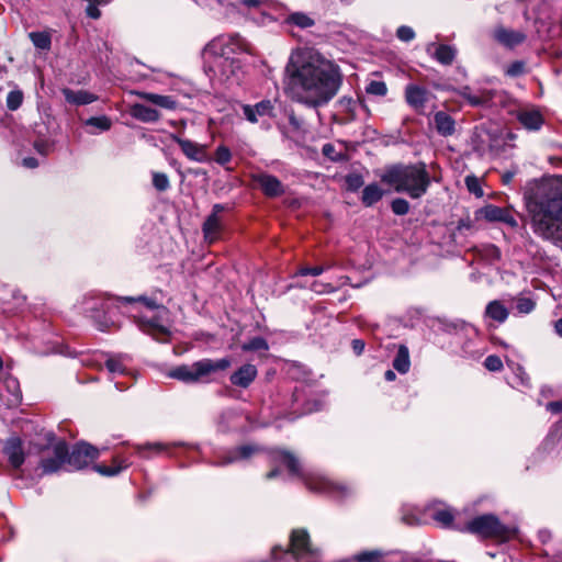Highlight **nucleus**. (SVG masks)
I'll use <instances>...</instances> for the list:
<instances>
[{
  "instance_id": "1",
  "label": "nucleus",
  "mask_w": 562,
  "mask_h": 562,
  "mask_svg": "<svg viewBox=\"0 0 562 562\" xmlns=\"http://www.w3.org/2000/svg\"><path fill=\"white\" fill-rule=\"evenodd\" d=\"M285 74L293 99L313 109L327 104L342 82L339 68L313 49L292 54Z\"/></svg>"
},
{
  "instance_id": "2",
  "label": "nucleus",
  "mask_w": 562,
  "mask_h": 562,
  "mask_svg": "<svg viewBox=\"0 0 562 562\" xmlns=\"http://www.w3.org/2000/svg\"><path fill=\"white\" fill-rule=\"evenodd\" d=\"M527 206L533 233L554 245H562V180L537 183L530 190Z\"/></svg>"
},
{
  "instance_id": "3",
  "label": "nucleus",
  "mask_w": 562,
  "mask_h": 562,
  "mask_svg": "<svg viewBox=\"0 0 562 562\" xmlns=\"http://www.w3.org/2000/svg\"><path fill=\"white\" fill-rule=\"evenodd\" d=\"M381 181L395 192L406 193L412 199H420L430 187L431 179L424 161L415 164H394L387 166Z\"/></svg>"
},
{
  "instance_id": "4",
  "label": "nucleus",
  "mask_w": 562,
  "mask_h": 562,
  "mask_svg": "<svg viewBox=\"0 0 562 562\" xmlns=\"http://www.w3.org/2000/svg\"><path fill=\"white\" fill-rule=\"evenodd\" d=\"M273 462L282 463L289 473L300 477L307 490L314 493H325L336 498H344L349 494L347 486L335 483L326 477L305 474L301 468L299 459L290 451L283 449H274L271 451Z\"/></svg>"
},
{
  "instance_id": "5",
  "label": "nucleus",
  "mask_w": 562,
  "mask_h": 562,
  "mask_svg": "<svg viewBox=\"0 0 562 562\" xmlns=\"http://www.w3.org/2000/svg\"><path fill=\"white\" fill-rule=\"evenodd\" d=\"M460 532H468L480 540H492L504 543L517 536V528L503 524L494 514H482L473 517L459 528Z\"/></svg>"
},
{
  "instance_id": "6",
  "label": "nucleus",
  "mask_w": 562,
  "mask_h": 562,
  "mask_svg": "<svg viewBox=\"0 0 562 562\" xmlns=\"http://www.w3.org/2000/svg\"><path fill=\"white\" fill-rule=\"evenodd\" d=\"M116 300L122 303L139 302L148 310L157 311V314L151 318L138 317V325L144 333L150 335L153 338L162 342L168 340L170 330L161 325V312L167 313L168 310L162 304L158 303L157 300L145 295H139L137 297L121 296L116 297Z\"/></svg>"
},
{
  "instance_id": "7",
  "label": "nucleus",
  "mask_w": 562,
  "mask_h": 562,
  "mask_svg": "<svg viewBox=\"0 0 562 562\" xmlns=\"http://www.w3.org/2000/svg\"><path fill=\"white\" fill-rule=\"evenodd\" d=\"M38 467L42 469V473L52 474L67 463L68 443L65 440L47 443L38 450Z\"/></svg>"
},
{
  "instance_id": "8",
  "label": "nucleus",
  "mask_w": 562,
  "mask_h": 562,
  "mask_svg": "<svg viewBox=\"0 0 562 562\" xmlns=\"http://www.w3.org/2000/svg\"><path fill=\"white\" fill-rule=\"evenodd\" d=\"M286 548L305 562L321 561V549L313 546L310 533L304 528H295L290 532Z\"/></svg>"
},
{
  "instance_id": "9",
  "label": "nucleus",
  "mask_w": 562,
  "mask_h": 562,
  "mask_svg": "<svg viewBox=\"0 0 562 562\" xmlns=\"http://www.w3.org/2000/svg\"><path fill=\"white\" fill-rule=\"evenodd\" d=\"M258 375V370L255 364L245 363L240 366L229 375L231 386L226 387V395L232 398L239 400L240 392L237 389H248Z\"/></svg>"
},
{
  "instance_id": "10",
  "label": "nucleus",
  "mask_w": 562,
  "mask_h": 562,
  "mask_svg": "<svg viewBox=\"0 0 562 562\" xmlns=\"http://www.w3.org/2000/svg\"><path fill=\"white\" fill-rule=\"evenodd\" d=\"M250 187L258 189L268 199L280 198L285 193V186L273 175L265 171L249 175Z\"/></svg>"
},
{
  "instance_id": "11",
  "label": "nucleus",
  "mask_w": 562,
  "mask_h": 562,
  "mask_svg": "<svg viewBox=\"0 0 562 562\" xmlns=\"http://www.w3.org/2000/svg\"><path fill=\"white\" fill-rule=\"evenodd\" d=\"M226 210H228L227 205L220 203L214 204L211 214L207 215L205 221L203 222L202 233L204 240L207 244H214L222 238L225 231V226L221 213Z\"/></svg>"
},
{
  "instance_id": "12",
  "label": "nucleus",
  "mask_w": 562,
  "mask_h": 562,
  "mask_svg": "<svg viewBox=\"0 0 562 562\" xmlns=\"http://www.w3.org/2000/svg\"><path fill=\"white\" fill-rule=\"evenodd\" d=\"M100 451L97 447L79 441L75 443L71 450L68 449L67 463L76 470L88 467L90 462L98 459Z\"/></svg>"
},
{
  "instance_id": "13",
  "label": "nucleus",
  "mask_w": 562,
  "mask_h": 562,
  "mask_svg": "<svg viewBox=\"0 0 562 562\" xmlns=\"http://www.w3.org/2000/svg\"><path fill=\"white\" fill-rule=\"evenodd\" d=\"M195 362L201 382H206L226 372L233 364V358L231 356L221 359L205 358Z\"/></svg>"
},
{
  "instance_id": "14",
  "label": "nucleus",
  "mask_w": 562,
  "mask_h": 562,
  "mask_svg": "<svg viewBox=\"0 0 562 562\" xmlns=\"http://www.w3.org/2000/svg\"><path fill=\"white\" fill-rule=\"evenodd\" d=\"M403 553L400 551H384L382 549L362 550L342 562H400Z\"/></svg>"
},
{
  "instance_id": "15",
  "label": "nucleus",
  "mask_w": 562,
  "mask_h": 562,
  "mask_svg": "<svg viewBox=\"0 0 562 562\" xmlns=\"http://www.w3.org/2000/svg\"><path fill=\"white\" fill-rule=\"evenodd\" d=\"M170 138L179 145L183 155L198 162H209L211 157L207 153V146L180 137L178 134H170Z\"/></svg>"
},
{
  "instance_id": "16",
  "label": "nucleus",
  "mask_w": 562,
  "mask_h": 562,
  "mask_svg": "<svg viewBox=\"0 0 562 562\" xmlns=\"http://www.w3.org/2000/svg\"><path fill=\"white\" fill-rule=\"evenodd\" d=\"M431 95V92L425 87L415 83L407 85L404 91L406 103L419 115L425 114L426 103Z\"/></svg>"
},
{
  "instance_id": "17",
  "label": "nucleus",
  "mask_w": 562,
  "mask_h": 562,
  "mask_svg": "<svg viewBox=\"0 0 562 562\" xmlns=\"http://www.w3.org/2000/svg\"><path fill=\"white\" fill-rule=\"evenodd\" d=\"M493 38L499 45L512 49L522 44L527 40V35L522 31H516L506 29L503 25H497L493 31Z\"/></svg>"
},
{
  "instance_id": "18",
  "label": "nucleus",
  "mask_w": 562,
  "mask_h": 562,
  "mask_svg": "<svg viewBox=\"0 0 562 562\" xmlns=\"http://www.w3.org/2000/svg\"><path fill=\"white\" fill-rule=\"evenodd\" d=\"M3 454L13 470H19L25 461L23 441L20 437L9 438L3 447Z\"/></svg>"
},
{
  "instance_id": "19",
  "label": "nucleus",
  "mask_w": 562,
  "mask_h": 562,
  "mask_svg": "<svg viewBox=\"0 0 562 562\" xmlns=\"http://www.w3.org/2000/svg\"><path fill=\"white\" fill-rule=\"evenodd\" d=\"M516 119L529 132L540 131L546 122L543 114L536 106L518 110Z\"/></svg>"
},
{
  "instance_id": "20",
  "label": "nucleus",
  "mask_w": 562,
  "mask_h": 562,
  "mask_svg": "<svg viewBox=\"0 0 562 562\" xmlns=\"http://www.w3.org/2000/svg\"><path fill=\"white\" fill-rule=\"evenodd\" d=\"M221 52L222 56H226L227 58L232 54L238 53H250V45L247 41H245L238 34L229 35L227 37L220 38Z\"/></svg>"
},
{
  "instance_id": "21",
  "label": "nucleus",
  "mask_w": 562,
  "mask_h": 562,
  "mask_svg": "<svg viewBox=\"0 0 562 562\" xmlns=\"http://www.w3.org/2000/svg\"><path fill=\"white\" fill-rule=\"evenodd\" d=\"M458 94L463 98L472 106L488 105L496 95L495 90H482L480 94H473L469 86H464L458 90Z\"/></svg>"
},
{
  "instance_id": "22",
  "label": "nucleus",
  "mask_w": 562,
  "mask_h": 562,
  "mask_svg": "<svg viewBox=\"0 0 562 562\" xmlns=\"http://www.w3.org/2000/svg\"><path fill=\"white\" fill-rule=\"evenodd\" d=\"M274 105L270 100H262L255 105H243V114L250 123H257L259 116H272Z\"/></svg>"
},
{
  "instance_id": "23",
  "label": "nucleus",
  "mask_w": 562,
  "mask_h": 562,
  "mask_svg": "<svg viewBox=\"0 0 562 562\" xmlns=\"http://www.w3.org/2000/svg\"><path fill=\"white\" fill-rule=\"evenodd\" d=\"M427 52L441 65L450 66L456 59L457 49L448 44L431 43L427 47Z\"/></svg>"
},
{
  "instance_id": "24",
  "label": "nucleus",
  "mask_w": 562,
  "mask_h": 562,
  "mask_svg": "<svg viewBox=\"0 0 562 562\" xmlns=\"http://www.w3.org/2000/svg\"><path fill=\"white\" fill-rule=\"evenodd\" d=\"M559 446H562V419L551 426L538 450L542 453H550Z\"/></svg>"
},
{
  "instance_id": "25",
  "label": "nucleus",
  "mask_w": 562,
  "mask_h": 562,
  "mask_svg": "<svg viewBox=\"0 0 562 562\" xmlns=\"http://www.w3.org/2000/svg\"><path fill=\"white\" fill-rule=\"evenodd\" d=\"M258 451L259 448L252 445L239 446L222 456L217 464L227 465L238 460H246Z\"/></svg>"
},
{
  "instance_id": "26",
  "label": "nucleus",
  "mask_w": 562,
  "mask_h": 562,
  "mask_svg": "<svg viewBox=\"0 0 562 562\" xmlns=\"http://www.w3.org/2000/svg\"><path fill=\"white\" fill-rule=\"evenodd\" d=\"M169 376L186 382V383H198L201 382L200 374L196 372V362L192 364H182L170 371Z\"/></svg>"
},
{
  "instance_id": "27",
  "label": "nucleus",
  "mask_w": 562,
  "mask_h": 562,
  "mask_svg": "<svg viewBox=\"0 0 562 562\" xmlns=\"http://www.w3.org/2000/svg\"><path fill=\"white\" fill-rule=\"evenodd\" d=\"M436 131L439 135L447 137L451 136L456 132L454 119L445 111H438L434 116Z\"/></svg>"
},
{
  "instance_id": "28",
  "label": "nucleus",
  "mask_w": 562,
  "mask_h": 562,
  "mask_svg": "<svg viewBox=\"0 0 562 562\" xmlns=\"http://www.w3.org/2000/svg\"><path fill=\"white\" fill-rule=\"evenodd\" d=\"M130 114L144 123H154L160 119V113L156 109L142 103H134L130 109Z\"/></svg>"
},
{
  "instance_id": "29",
  "label": "nucleus",
  "mask_w": 562,
  "mask_h": 562,
  "mask_svg": "<svg viewBox=\"0 0 562 562\" xmlns=\"http://www.w3.org/2000/svg\"><path fill=\"white\" fill-rule=\"evenodd\" d=\"M65 100L74 105H86L94 102L98 98L93 93L85 90L75 91L70 88L61 89Z\"/></svg>"
},
{
  "instance_id": "30",
  "label": "nucleus",
  "mask_w": 562,
  "mask_h": 562,
  "mask_svg": "<svg viewBox=\"0 0 562 562\" xmlns=\"http://www.w3.org/2000/svg\"><path fill=\"white\" fill-rule=\"evenodd\" d=\"M130 463L125 459L115 456L112 458L111 465H106L103 463L94 464L93 470L104 476H114L117 475L122 470L127 469Z\"/></svg>"
},
{
  "instance_id": "31",
  "label": "nucleus",
  "mask_w": 562,
  "mask_h": 562,
  "mask_svg": "<svg viewBox=\"0 0 562 562\" xmlns=\"http://www.w3.org/2000/svg\"><path fill=\"white\" fill-rule=\"evenodd\" d=\"M136 94L140 99L164 109L175 110L178 105V102L171 95H161L151 92H136Z\"/></svg>"
},
{
  "instance_id": "32",
  "label": "nucleus",
  "mask_w": 562,
  "mask_h": 562,
  "mask_svg": "<svg viewBox=\"0 0 562 562\" xmlns=\"http://www.w3.org/2000/svg\"><path fill=\"white\" fill-rule=\"evenodd\" d=\"M431 518L443 528L454 529L458 531L459 528H462V525L454 524V514L451 508L436 509L434 510Z\"/></svg>"
},
{
  "instance_id": "33",
  "label": "nucleus",
  "mask_w": 562,
  "mask_h": 562,
  "mask_svg": "<svg viewBox=\"0 0 562 562\" xmlns=\"http://www.w3.org/2000/svg\"><path fill=\"white\" fill-rule=\"evenodd\" d=\"M85 304L87 305L85 308V313L88 315L97 312L109 313L112 305L110 296H97L86 299Z\"/></svg>"
},
{
  "instance_id": "34",
  "label": "nucleus",
  "mask_w": 562,
  "mask_h": 562,
  "mask_svg": "<svg viewBox=\"0 0 562 562\" xmlns=\"http://www.w3.org/2000/svg\"><path fill=\"white\" fill-rule=\"evenodd\" d=\"M509 315L507 307L498 300H494L486 305L485 316L496 321L497 323H504Z\"/></svg>"
},
{
  "instance_id": "35",
  "label": "nucleus",
  "mask_w": 562,
  "mask_h": 562,
  "mask_svg": "<svg viewBox=\"0 0 562 562\" xmlns=\"http://www.w3.org/2000/svg\"><path fill=\"white\" fill-rule=\"evenodd\" d=\"M505 211L504 209L488 204L484 207L477 209L475 211V220L485 218L488 222L504 221Z\"/></svg>"
},
{
  "instance_id": "36",
  "label": "nucleus",
  "mask_w": 562,
  "mask_h": 562,
  "mask_svg": "<svg viewBox=\"0 0 562 562\" xmlns=\"http://www.w3.org/2000/svg\"><path fill=\"white\" fill-rule=\"evenodd\" d=\"M384 195V191L378 183H371L362 190L361 202L369 207L378 203Z\"/></svg>"
},
{
  "instance_id": "37",
  "label": "nucleus",
  "mask_w": 562,
  "mask_h": 562,
  "mask_svg": "<svg viewBox=\"0 0 562 562\" xmlns=\"http://www.w3.org/2000/svg\"><path fill=\"white\" fill-rule=\"evenodd\" d=\"M392 366L397 372L402 374L408 372L411 368V360L408 348L405 345L398 346L397 353L393 359Z\"/></svg>"
},
{
  "instance_id": "38",
  "label": "nucleus",
  "mask_w": 562,
  "mask_h": 562,
  "mask_svg": "<svg viewBox=\"0 0 562 562\" xmlns=\"http://www.w3.org/2000/svg\"><path fill=\"white\" fill-rule=\"evenodd\" d=\"M270 560L272 562H305L301 560L297 555H295L288 548H283L282 546H274L270 551Z\"/></svg>"
},
{
  "instance_id": "39",
  "label": "nucleus",
  "mask_w": 562,
  "mask_h": 562,
  "mask_svg": "<svg viewBox=\"0 0 562 562\" xmlns=\"http://www.w3.org/2000/svg\"><path fill=\"white\" fill-rule=\"evenodd\" d=\"M479 220H475V216L472 218L470 215L462 217L458 221L454 231L452 232V237L456 238L458 235L467 236L476 231L475 223Z\"/></svg>"
},
{
  "instance_id": "40",
  "label": "nucleus",
  "mask_w": 562,
  "mask_h": 562,
  "mask_svg": "<svg viewBox=\"0 0 562 562\" xmlns=\"http://www.w3.org/2000/svg\"><path fill=\"white\" fill-rule=\"evenodd\" d=\"M29 37L37 49L49 50L52 47V35L49 32H31Z\"/></svg>"
},
{
  "instance_id": "41",
  "label": "nucleus",
  "mask_w": 562,
  "mask_h": 562,
  "mask_svg": "<svg viewBox=\"0 0 562 562\" xmlns=\"http://www.w3.org/2000/svg\"><path fill=\"white\" fill-rule=\"evenodd\" d=\"M125 358L126 357L122 355L109 358L105 361L106 369L114 374H125L127 371V368L124 363Z\"/></svg>"
},
{
  "instance_id": "42",
  "label": "nucleus",
  "mask_w": 562,
  "mask_h": 562,
  "mask_svg": "<svg viewBox=\"0 0 562 562\" xmlns=\"http://www.w3.org/2000/svg\"><path fill=\"white\" fill-rule=\"evenodd\" d=\"M288 22L301 29L311 27L315 24L314 20L303 12H295L290 14Z\"/></svg>"
},
{
  "instance_id": "43",
  "label": "nucleus",
  "mask_w": 562,
  "mask_h": 562,
  "mask_svg": "<svg viewBox=\"0 0 562 562\" xmlns=\"http://www.w3.org/2000/svg\"><path fill=\"white\" fill-rule=\"evenodd\" d=\"M528 72L527 64L524 60H515L505 69V75L510 78H517Z\"/></svg>"
},
{
  "instance_id": "44",
  "label": "nucleus",
  "mask_w": 562,
  "mask_h": 562,
  "mask_svg": "<svg viewBox=\"0 0 562 562\" xmlns=\"http://www.w3.org/2000/svg\"><path fill=\"white\" fill-rule=\"evenodd\" d=\"M24 94L20 89L12 90L7 95V108L10 111H16L23 103Z\"/></svg>"
},
{
  "instance_id": "45",
  "label": "nucleus",
  "mask_w": 562,
  "mask_h": 562,
  "mask_svg": "<svg viewBox=\"0 0 562 562\" xmlns=\"http://www.w3.org/2000/svg\"><path fill=\"white\" fill-rule=\"evenodd\" d=\"M167 450H168V447L162 445V443H146L144 446H138L137 447L138 454L144 457V458H148L149 457V452L159 454V453H162V452H165Z\"/></svg>"
},
{
  "instance_id": "46",
  "label": "nucleus",
  "mask_w": 562,
  "mask_h": 562,
  "mask_svg": "<svg viewBox=\"0 0 562 562\" xmlns=\"http://www.w3.org/2000/svg\"><path fill=\"white\" fill-rule=\"evenodd\" d=\"M85 124L87 126L97 127L100 131H109L111 128L112 122L108 116L102 115V116H92V117L88 119L85 122Z\"/></svg>"
},
{
  "instance_id": "47",
  "label": "nucleus",
  "mask_w": 562,
  "mask_h": 562,
  "mask_svg": "<svg viewBox=\"0 0 562 562\" xmlns=\"http://www.w3.org/2000/svg\"><path fill=\"white\" fill-rule=\"evenodd\" d=\"M268 342L262 337H254L248 342L243 345L244 351H260L268 350Z\"/></svg>"
},
{
  "instance_id": "48",
  "label": "nucleus",
  "mask_w": 562,
  "mask_h": 562,
  "mask_svg": "<svg viewBox=\"0 0 562 562\" xmlns=\"http://www.w3.org/2000/svg\"><path fill=\"white\" fill-rule=\"evenodd\" d=\"M153 186L159 192H165L170 188V182L166 173L153 172Z\"/></svg>"
},
{
  "instance_id": "49",
  "label": "nucleus",
  "mask_w": 562,
  "mask_h": 562,
  "mask_svg": "<svg viewBox=\"0 0 562 562\" xmlns=\"http://www.w3.org/2000/svg\"><path fill=\"white\" fill-rule=\"evenodd\" d=\"M214 160L221 166L227 165L232 160L231 149L225 145H220L214 153Z\"/></svg>"
},
{
  "instance_id": "50",
  "label": "nucleus",
  "mask_w": 562,
  "mask_h": 562,
  "mask_svg": "<svg viewBox=\"0 0 562 562\" xmlns=\"http://www.w3.org/2000/svg\"><path fill=\"white\" fill-rule=\"evenodd\" d=\"M366 91L369 94L384 97L387 93V87L383 81L372 80L367 86Z\"/></svg>"
},
{
  "instance_id": "51",
  "label": "nucleus",
  "mask_w": 562,
  "mask_h": 562,
  "mask_svg": "<svg viewBox=\"0 0 562 562\" xmlns=\"http://www.w3.org/2000/svg\"><path fill=\"white\" fill-rule=\"evenodd\" d=\"M391 210L395 215H406L409 212V203L403 198H396L391 202Z\"/></svg>"
},
{
  "instance_id": "52",
  "label": "nucleus",
  "mask_w": 562,
  "mask_h": 562,
  "mask_svg": "<svg viewBox=\"0 0 562 562\" xmlns=\"http://www.w3.org/2000/svg\"><path fill=\"white\" fill-rule=\"evenodd\" d=\"M465 186L470 193H473L476 198L483 196V190L480 180L475 176L465 177Z\"/></svg>"
},
{
  "instance_id": "53",
  "label": "nucleus",
  "mask_w": 562,
  "mask_h": 562,
  "mask_svg": "<svg viewBox=\"0 0 562 562\" xmlns=\"http://www.w3.org/2000/svg\"><path fill=\"white\" fill-rule=\"evenodd\" d=\"M363 178L359 173H349L346 176V186L349 191H358L363 186Z\"/></svg>"
},
{
  "instance_id": "54",
  "label": "nucleus",
  "mask_w": 562,
  "mask_h": 562,
  "mask_svg": "<svg viewBox=\"0 0 562 562\" xmlns=\"http://www.w3.org/2000/svg\"><path fill=\"white\" fill-rule=\"evenodd\" d=\"M484 367L492 372H498L503 369V362L496 355H490L484 360Z\"/></svg>"
},
{
  "instance_id": "55",
  "label": "nucleus",
  "mask_w": 562,
  "mask_h": 562,
  "mask_svg": "<svg viewBox=\"0 0 562 562\" xmlns=\"http://www.w3.org/2000/svg\"><path fill=\"white\" fill-rule=\"evenodd\" d=\"M536 306L535 301L529 297H520L517 301L516 308L521 314H528L533 311Z\"/></svg>"
},
{
  "instance_id": "56",
  "label": "nucleus",
  "mask_w": 562,
  "mask_h": 562,
  "mask_svg": "<svg viewBox=\"0 0 562 562\" xmlns=\"http://www.w3.org/2000/svg\"><path fill=\"white\" fill-rule=\"evenodd\" d=\"M322 154L331 161L341 160V154L338 153L335 146L330 143H326L322 148Z\"/></svg>"
},
{
  "instance_id": "57",
  "label": "nucleus",
  "mask_w": 562,
  "mask_h": 562,
  "mask_svg": "<svg viewBox=\"0 0 562 562\" xmlns=\"http://www.w3.org/2000/svg\"><path fill=\"white\" fill-rule=\"evenodd\" d=\"M88 2V5L86 8V14L87 16L98 20L101 18V11L98 8L99 5H105L106 3H97L92 0H86Z\"/></svg>"
},
{
  "instance_id": "58",
  "label": "nucleus",
  "mask_w": 562,
  "mask_h": 562,
  "mask_svg": "<svg viewBox=\"0 0 562 562\" xmlns=\"http://www.w3.org/2000/svg\"><path fill=\"white\" fill-rule=\"evenodd\" d=\"M396 36L398 40H401L403 42H409V41L414 40L415 32L411 26L402 25L397 29Z\"/></svg>"
},
{
  "instance_id": "59",
  "label": "nucleus",
  "mask_w": 562,
  "mask_h": 562,
  "mask_svg": "<svg viewBox=\"0 0 562 562\" xmlns=\"http://www.w3.org/2000/svg\"><path fill=\"white\" fill-rule=\"evenodd\" d=\"M106 314L108 313L97 312L89 314V316L95 322V324L101 330H104L109 327L110 324V319H108Z\"/></svg>"
},
{
  "instance_id": "60",
  "label": "nucleus",
  "mask_w": 562,
  "mask_h": 562,
  "mask_svg": "<svg viewBox=\"0 0 562 562\" xmlns=\"http://www.w3.org/2000/svg\"><path fill=\"white\" fill-rule=\"evenodd\" d=\"M33 147L38 154L46 156L52 149V144L46 139H36Z\"/></svg>"
},
{
  "instance_id": "61",
  "label": "nucleus",
  "mask_w": 562,
  "mask_h": 562,
  "mask_svg": "<svg viewBox=\"0 0 562 562\" xmlns=\"http://www.w3.org/2000/svg\"><path fill=\"white\" fill-rule=\"evenodd\" d=\"M289 123L295 131H301L305 127V121L302 116L295 114L294 111L289 113Z\"/></svg>"
},
{
  "instance_id": "62",
  "label": "nucleus",
  "mask_w": 562,
  "mask_h": 562,
  "mask_svg": "<svg viewBox=\"0 0 562 562\" xmlns=\"http://www.w3.org/2000/svg\"><path fill=\"white\" fill-rule=\"evenodd\" d=\"M325 268L323 266L315 267H301L296 274L297 276H319L324 272Z\"/></svg>"
},
{
  "instance_id": "63",
  "label": "nucleus",
  "mask_w": 562,
  "mask_h": 562,
  "mask_svg": "<svg viewBox=\"0 0 562 562\" xmlns=\"http://www.w3.org/2000/svg\"><path fill=\"white\" fill-rule=\"evenodd\" d=\"M339 103L341 106H344L346 109L347 113L350 114V120H353L355 119L353 109L356 105L355 101L351 98H342V99H340Z\"/></svg>"
},
{
  "instance_id": "64",
  "label": "nucleus",
  "mask_w": 562,
  "mask_h": 562,
  "mask_svg": "<svg viewBox=\"0 0 562 562\" xmlns=\"http://www.w3.org/2000/svg\"><path fill=\"white\" fill-rule=\"evenodd\" d=\"M546 408L548 412L552 414H560L562 413V401H552L547 403Z\"/></svg>"
}]
</instances>
